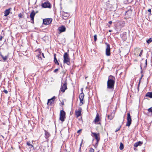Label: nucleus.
Instances as JSON below:
<instances>
[{
	"instance_id": "a211bd4d",
	"label": "nucleus",
	"mask_w": 152,
	"mask_h": 152,
	"mask_svg": "<svg viewBox=\"0 0 152 152\" xmlns=\"http://www.w3.org/2000/svg\"><path fill=\"white\" fill-rule=\"evenodd\" d=\"M146 96L149 97L151 98H152V92H148L145 95Z\"/></svg>"
},
{
	"instance_id": "bb28decb",
	"label": "nucleus",
	"mask_w": 152,
	"mask_h": 152,
	"mask_svg": "<svg viewBox=\"0 0 152 152\" xmlns=\"http://www.w3.org/2000/svg\"><path fill=\"white\" fill-rule=\"evenodd\" d=\"M147 42L148 44H149L150 43L152 42V38H150L147 40L146 41Z\"/></svg>"
},
{
	"instance_id": "4468645a",
	"label": "nucleus",
	"mask_w": 152,
	"mask_h": 152,
	"mask_svg": "<svg viewBox=\"0 0 152 152\" xmlns=\"http://www.w3.org/2000/svg\"><path fill=\"white\" fill-rule=\"evenodd\" d=\"M0 56L2 58L4 61H5L8 57V55L4 56L2 54L1 52H0Z\"/></svg>"
},
{
	"instance_id": "20e7f679",
	"label": "nucleus",
	"mask_w": 152,
	"mask_h": 152,
	"mask_svg": "<svg viewBox=\"0 0 152 152\" xmlns=\"http://www.w3.org/2000/svg\"><path fill=\"white\" fill-rule=\"evenodd\" d=\"M65 115V112L63 110H61L60 114L59 119L62 122H63L64 121L66 118Z\"/></svg>"
},
{
	"instance_id": "7c9ffc66",
	"label": "nucleus",
	"mask_w": 152,
	"mask_h": 152,
	"mask_svg": "<svg viewBox=\"0 0 152 152\" xmlns=\"http://www.w3.org/2000/svg\"><path fill=\"white\" fill-rule=\"evenodd\" d=\"M26 144H27V145L28 146H31L32 147L33 146V145H32L31 144H30V142H29V141L27 142Z\"/></svg>"
},
{
	"instance_id": "cd10ccee",
	"label": "nucleus",
	"mask_w": 152,
	"mask_h": 152,
	"mask_svg": "<svg viewBox=\"0 0 152 152\" xmlns=\"http://www.w3.org/2000/svg\"><path fill=\"white\" fill-rule=\"evenodd\" d=\"M69 15V14L67 13H65L64 12V13L63 14V16L64 17H67Z\"/></svg>"
},
{
	"instance_id": "58836bf2",
	"label": "nucleus",
	"mask_w": 152,
	"mask_h": 152,
	"mask_svg": "<svg viewBox=\"0 0 152 152\" xmlns=\"http://www.w3.org/2000/svg\"><path fill=\"white\" fill-rule=\"evenodd\" d=\"M145 67H146V66L147 65V59H146L145 60Z\"/></svg>"
},
{
	"instance_id": "37998d69",
	"label": "nucleus",
	"mask_w": 152,
	"mask_h": 152,
	"mask_svg": "<svg viewBox=\"0 0 152 152\" xmlns=\"http://www.w3.org/2000/svg\"><path fill=\"white\" fill-rule=\"evenodd\" d=\"M3 38V37L2 36H0V41Z\"/></svg>"
},
{
	"instance_id": "e433bc0d",
	"label": "nucleus",
	"mask_w": 152,
	"mask_h": 152,
	"mask_svg": "<svg viewBox=\"0 0 152 152\" xmlns=\"http://www.w3.org/2000/svg\"><path fill=\"white\" fill-rule=\"evenodd\" d=\"M3 91L6 94H7L8 93V91L6 90H5V89H4Z\"/></svg>"
},
{
	"instance_id": "c756f323",
	"label": "nucleus",
	"mask_w": 152,
	"mask_h": 152,
	"mask_svg": "<svg viewBox=\"0 0 152 152\" xmlns=\"http://www.w3.org/2000/svg\"><path fill=\"white\" fill-rule=\"evenodd\" d=\"M94 40L95 41H96L97 40V35L96 34H95L94 36Z\"/></svg>"
},
{
	"instance_id": "6e6552de",
	"label": "nucleus",
	"mask_w": 152,
	"mask_h": 152,
	"mask_svg": "<svg viewBox=\"0 0 152 152\" xmlns=\"http://www.w3.org/2000/svg\"><path fill=\"white\" fill-rule=\"evenodd\" d=\"M42 7L43 8H50L51 7V4L48 1H46L42 3Z\"/></svg>"
},
{
	"instance_id": "aec40b11",
	"label": "nucleus",
	"mask_w": 152,
	"mask_h": 152,
	"mask_svg": "<svg viewBox=\"0 0 152 152\" xmlns=\"http://www.w3.org/2000/svg\"><path fill=\"white\" fill-rule=\"evenodd\" d=\"M54 62H55V63L56 64H57L58 65H59V63H58V61L56 58V54H54Z\"/></svg>"
},
{
	"instance_id": "4c0bfd02",
	"label": "nucleus",
	"mask_w": 152,
	"mask_h": 152,
	"mask_svg": "<svg viewBox=\"0 0 152 152\" xmlns=\"http://www.w3.org/2000/svg\"><path fill=\"white\" fill-rule=\"evenodd\" d=\"M58 69H56L54 70V72L55 73L57 71H58Z\"/></svg>"
},
{
	"instance_id": "2f4dec72",
	"label": "nucleus",
	"mask_w": 152,
	"mask_h": 152,
	"mask_svg": "<svg viewBox=\"0 0 152 152\" xmlns=\"http://www.w3.org/2000/svg\"><path fill=\"white\" fill-rule=\"evenodd\" d=\"M121 127V126H120L118 128H117L116 130L115 131V132H118V131H119L120 129V128Z\"/></svg>"
},
{
	"instance_id": "4be33fe9",
	"label": "nucleus",
	"mask_w": 152,
	"mask_h": 152,
	"mask_svg": "<svg viewBox=\"0 0 152 152\" xmlns=\"http://www.w3.org/2000/svg\"><path fill=\"white\" fill-rule=\"evenodd\" d=\"M84 96V95L83 93L80 94L79 96V99H83Z\"/></svg>"
},
{
	"instance_id": "09e8293b",
	"label": "nucleus",
	"mask_w": 152,
	"mask_h": 152,
	"mask_svg": "<svg viewBox=\"0 0 152 152\" xmlns=\"http://www.w3.org/2000/svg\"><path fill=\"white\" fill-rule=\"evenodd\" d=\"M142 76H143V75H142V76H141V78H140V80H139L140 81V80H141V79L142 78Z\"/></svg>"
},
{
	"instance_id": "72a5a7b5",
	"label": "nucleus",
	"mask_w": 152,
	"mask_h": 152,
	"mask_svg": "<svg viewBox=\"0 0 152 152\" xmlns=\"http://www.w3.org/2000/svg\"><path fill=\"white\" fill-rule=\"evenodd\" d=\"M142 52H143V50H141L140 51V54H139V56L140 57H141V55H142Z\"/></svg>"
},
{
	"instance_id": "3c124183",
	"label": "nucleus",
	"mask_w": 152,
	"mask_h": 152,
	"mask_svg": "<svg viewBox=\"0 0 152 152\" xmlns=\"http://www.w3.org/2000/svg\"><path fill=\"white\" fill-rule=\"evenodd\" d=\"M87 77H85V78L86 79Z\"/></svg>"
},
{
	"instance_id": "423d86ee",
	"label": "nucleus",
	"mask_w": 152,
	"mask_h": 152,
	"mask_svg": "<svg viewBox=\"0 0 152 152\" xmlns=\"http://www.w3.org/2000/svg\"><path fill=\"white\" fill-rule=\"evenodd\" d=\"M105 44L106 45V54L107 56H109L110 55V45L109 44L107 43H105Z\"/></svg>"
},
{
	"instance_id": "9b49d317",
	"label": "nucleus",
	"mask_w": 152,
	"mask_h": 152,
	"mask_svg": "<svg viewBox=\"0 0 152 152\" xmlns=\"http://www.w3.org/2000/svg\"><path fill=\"white\" fill-rule=\"evenodd\" d=\"M56 98V97L55 96H54L52 98L50 99H49L48 100L47 104L48 105H50L51 104V103L54 102V100Z\"/></svg>"
},
{
	"instance_id": "7ed1b4c3",
	"label": "nucleus",
	"mask_w": 152,
	"mask_h": 152,
	"mask_svg": "<svg viewBox=\"0 0 152 152\" xmlns=\"http://www.w3.org/2000/svg\"><path fill=\"white\" fill-rule=\"evenodd\" d=\"M67 89V83L66 80L61 84L60 91L64 92Z\"/></svg>"
},
{
	"instance_id": "f3484780",
	"label": "nucleus",
	"mask_w": 152,
	"mask_h": 152,
	"mask_svg": "<svg viewBox=\"0 0 152 152\" xmlns=\"http://www.w3.org/2000/svg\"><path fill=\"white\" fill-rule=\"evenodd\" d=\"M142 144V142L139 141L135 143L134 145V146L137 147L138 146L141 145Z\"/></svg>"
},
{
	"instance_id": "c03bdc74",
	"label": "nucleus",
	"mask_w": 152,
	"mask_h": 152,
	"mask_svg": "<svg viewBox=\"0 0 152 152\" xmlns=\"http://www.w3.org/2000/svg\"><path fill=\"white\" fill-rule=\"evenodd\" d=\"M112 23V21H110L109 22H108V23L110 24H111Z\"/></svg>"
},
{
	"instance_id": "de8ad7c7",
	"label": "nucleus",
	"mask_w": 152,
	"mask_h": 152,
	"mask_svg": "<svg viewBox=\"0 0 152 152\" xmlns=\"http://www.w3.org/2000/svg\"><path fill=\"white\" fill-rule=\"evenodd\" d=\"M42 55L43 57V58H45V57H44V54L43 53H42Z\"/></svg>"
},
{
	"instance_id": "a18cd8bd",
	"label": "nucleus",
	"mask_w": 152,
	"mask_h": 152,
	"mask_svg": "<svg viewBox=\"0 0 152 152\" xmlns=\"http://www.w3.org/2000/svg\"><path fill=\"white\" fill-rule=\"evenodd\" d=\"M83 142V140H82V142L80 144V148H81V147L82 146V143Z\"/></svg>"
},
{
	"instance_id": "2eb2a0df",
	"label": "nucleus",
	"mask_w": 152,
	"mask_h": 152,
	"mask_svg": "<svg viewBox=\"0 0 152 152\" xmlns=\"http://www.w3.org/2000/svg\"><path fill=\"white\" fill-rule=\"evenodd\" d=\"M11 8H9L8 9L6 10L4 12V16H7L9 14L10 12V10Z\"/></svg>"
},
{
	"instance_id": "a878e982",
	"label": "nucleus",
	"mask_w": 152,
	"mask_h": 152,
	"mask_svg": "<svg viewBox=\"0 0 152 152\" xmlns=\"http://www.w3.org/2000/svg\"><path fill=\"white\" fill-rule=\"evenodd\" d=\"M132 12L131 10H128L126 11L125 13V15H129V14H131Z\"/></svg>"
},
{
	"instance_id": "49530a36",
	"label": "nucleus",
	"mask_w": 152,
	"mask_h": 152,
	"mask_svg": "<svg viewBox=\"0 0 152 152\" xmlns=\"http://www.w3.org/2000/svg\"><path fill=\"white\" fill-rule=\"evenodd\" d=\"M81 148H80V147L79 148V152H81Z\"/></svg>"
},
{
	"instance_id": "9d476101",
	"label": "nucleus",
	"mask_w": 152,
	"mask_h": 152,
	"mask_svg": "<svg viewBox=\"0 0 152 152\" xmlns=\"http://www.w3.org/2000/svg\"><path fill=\"white\" fill-rule=\"evenodd\" d=\"M82 109L80 107L78 110H76L75 111V115L77 118L80 116L81 115V110Z\"/></svg>"
},
{
	"instance_id": "f03ea898",
	"label": "nucleus",
	"mask_w": 152,
	"mask_h": 152,
	"mask_svg": "<svg viewBox=\"0 0 152 152\" xmlns=\"http://www.w3.org/2000/svg\"><path fill=\"white\" fill-rule=\"evenodd\" d=\"M64 63L67 64L69 65L70 64V59L68 54L67 53H64Z\"/></svg>"
},
{
	"instance_id": "c9c22d12",
	"label": "nucleus",
	"mask_w": 152,
	"mask_h": 152,
	"mask_svg": "<svg viewBox=\"0 0 152 152\" xmlns=\"http://www.w3.org/2000/svg\"><path fill=\"white\" fill-rule=\"evenodd\" d=\"M18 17L20 18H22V15L21 13H20L18 14Z\"/></svg>"
},
{
	"instance_id": "ddd939ff",
	"label": "nucleus",
	"mask_w": 152,
	"mask_h": 152,
	"mask_svg": "<svg viewBox=\"0 0 152 152\" xmlns=\"http://www.w3.org/2000/svg\"><path fill=\"white\" fill-rule=\"evenodd\" d=\"M66 28L65 26H62L59 27L58 29L60 32H64L66 30Z\"/></svg>"
},
{
	"instance_id": "b1692460",
	"label": "nucleus",
	"mask_w": 152,
	"mask_h": 152,
	"mask_svg": "<svg viewBox=\"0 0 152 152\" xmlns=\"http://www.w3.org/2000/svg\"><path fill=\"white\" fill-rule=\"evenodd\" d=\"M80 99V103L79 105L80 106H81L83 104V99Z\"/></svg>"
},
{
	"instance_id": "c85d7f7f",
	"label": "nucleus",
	"mask_w": 152,
	"mask_h": 152,
	"mask_svg": "<svg viewBox=\"0 0 152 152\" xmlns=\"http://www.w3.org/2000/svg\"><path fill=\"white\" fill-rule=\"evenodd\" d=\"M148 111L149 112L152 113V107L148 109Z\"/></svg>"
},
{
	"instance_id": "5701e85b",
	"label": "nucleus",
	"mask_w": 152,
	"mask_h": 152,
	"mask_svg": "<svg viewBox=\"0 0 152 152\" xmlns=\"http://www.w3.org/2000/svg\"><path fill=\"white\" fill-rule=\"evenodd\" d=\"M124 145L122 142H121L120 143V146L119 147V148L120 150H122L124 149Z\"/></svg>"
},
{
	"instance_id": "f257e3e1",
	"label": "nucleus",
	"mask_w": 152,
	"mask_h": 152,
	"mask_svg": "<svg viewBox=\"0 0 152 152\" xmlns=\"http://www.w3.org/2000/svg\"><path fill=\"white\" fill-rule=\"evenodd\" d=\"M115 78L112 75L109 76L108 79L107 81V88L113 89L115 83Z\"/></svg>"
},
{
	"instance_id": "0eeeda50",
	"label": "nucleus",
	"mask_w": 152,
	"mask_h": 152,
	"mask_svg": "<svg viewBox=\"0 0 152 152\" xmlns=\"http://www.w3.org/2000/svg\"><path fill=\"white\" fill-rule=\"evenodd\" d=\"M52 20L51 18H48L43 19V23L45 25H48L51 23Z\"/></svg>"
},
{
	"instance_id": "79ce46f5",
	"label": "nucleus",
	"mask_w": 152,
	"mask_h": 152,
	"mask_svg": "<svg viewBox=\"0 0 152 152\" xmlns=\"http://www.w3.org/2000/svg\"><path fill=\"white\" fill-rule=\"evenodd\" d=\"M142 63H141V64H140V68L141 69H142Z\"/></svg>"
},
{
	"instance_id": "ea45409f",
	"label": "nucleus",
	"mask_w": 152,
	"mask_h": 152,
	"mask_svg": "<svg viewBox=\"0 0 152 152\" xmlns=\"http://www.w3.org/2000/svg\"><path fill=\"white\" fill-rule=\"evenodd\" d=\"M148 12H149V13L150 14L151 12V9H149L148 10Z\"/></svg>"
},
{
	"instance_id": "dca6fc26",
	"label": "nucleus",
	"mask_w": 152,
	"mask_h": 152,
	"mask_svg": "<svg viewBox=\"0 0 152 152\" xmlns=\"http://www.w3.org/2000/svg\"><path fill=\"white\" fill-rule=\"evenodd\" d=\"M114 116V113L113 114V113H112L110 115H107V118L108 119L111 120L112 119Z\"/></svg>"
},
{
	"instance_id": "393cba45",
	"label": "nucleus",
	"mask_w": 152,
	"mask_h": 152,
	"mask_svg": "<svg viewBox=\"0 0 152 152\" xmlns=\"http://www.w3.org/2000/svg\"><path fill=\"white\" fill-rule=\"evenodd\" d=\"M39 54L37 56V57L39 58V59H40V60H42V58L41 57V52L40 51H39Z\"/></svg>"
},
{
	"instance_id": "473e14b6",
	"label": "nucleus",
	"mask_w": 152,
	"mask_h": 152,
	"mask_svg": "<svg viewBox=\"0 0 152 152\" xmlns=\"http://www.w3.org/2000/svg\"><path fill=\"white\" fill-rule=\"evenodd\" d=\"M94 149L92 148H91L90 149L89 152H94Z\"/></svg>"
},
{
	"instance_id": "1a4fd4ad",
	"label": "nucleus",
	"mask_w": 152,
	"mask_h": 152,
	"mask_svg": "<svg viewBox=\"0 0 152 152\" xmlns=\"http://www.w3.org/2000/svg\"><path fill=\"white\" fill-rule=\"evenodd\" d=\"M38 12L37 11L35 13L34 10L33 11L30 13V17L31 18V20L32 21V23H34V18L36 14V13Z\"/></svg>"
},
{
	"instance_id": "8fccbe9b",
	"label": "nucleus",
	"mask_w": 152,
	"mask_h": 152,
	"mask_svg": "<svg viewBox=\"0 0 152 152\" xmlns=\"http://www.w3.org/2000/svg\"><path fill=\"white\" fill-rule=\"evenodd\" d=\"M111 31H111V30H109V32H111Z\"/></svg>"
},
{
	"instance_id": "f8f14e48",
	"label": "nucleus",
	"mask_w": 152,
	"mask_h": 152,
	"mask_svg": "<svg viewBox=\"0 0 152 152\" xmlns=\"http://www.w3.org/2000/svg\"><path fill=\"white\" fill-rule=\"evenodd\" d=\"M92 133V134H93L94 136L95 137V139L96 140L97 143H96V144L97 143H98V142H99L100 140L98 136V135H99V134H97L96 133L94 132Z\"/></svg>"
},
{
	"instance_id": "412c9836",
	"label": "nucleus",
	"mask_w": 152,
	"mask_h": 152,
	"mask_svg": "<svg viewBox=\"0 0 152 152\" xmlns=\"http://www.w3.org/2000/svg\"><path fill=\"white\" fill-rule=\"evenodd\" d=\"M45 137L46 138H48L50 137V134L47 131H46L45 130Z\"/></svg>"
},
{
	"instance_id": "f704fd0d",
	"label": "nucleus",
	"mask_w": 152,
	"mask_h": 152,
	"mask_svg": "<svg viewBox=\"0 0 152 152\" xmlns=\"http://www.w3.org/2000/svg\"><path fill=\"white\" fill-rule=\"evenodd\" d=\"M140 81L139 80V83H138V85L137 90H138V91H139V86H140Z\"/></svg>"
},
{
	"instance_id": "6ab92c4d",
	"label": "nucleus",
	"mask_w": 152,
	"mask_h": 152,
	"mask_svg": "<svg viewBox=\"0 0 152 152\" xmlns=\"http://www.w3.org/2000/svg\"><path fill=\"white\" fill-rule=\"evenodd\" d=\"M99 120V115L97 114L94 119V121L95 123L98 122Z\"/></svg>"
},
{
	"instance_id": "39448f33",
	"label": "nucleus",
	"mask_w": 152,
	"mask_h": 152,
	"mask_svg": "<svg viewBox=\"0 0 152 152\" xmlns=\"http://www.w3.org/2000/svg\"><path fill=\"white\" fill-rule=\"evenodd\" d=\"M127 122L126 126H129L132 123V121L131 115L129 113H127Z\"/></svg>"
},
{
	"instance_id": "a19ab883",
	"label": "nucleus",
	"mask_w": 152,
	"mask_h": 152,
	"mask_svg": "<svg viewBox=\"0 0 152 152\" xmlns=\"http://www.w3.org/2000/svg\"><path fill=\"white\" fill-rule=\"evenodd\" d=\"M82 130V129H80L78 130L77 131V133H79Z\"/></svg>"
}]
</instances>
